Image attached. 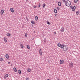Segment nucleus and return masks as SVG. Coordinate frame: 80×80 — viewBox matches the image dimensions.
<instances>
[{"label":"nucleus","instance_id":"f257e3e1","mask_svg":"<svg viewBox=\"0 0 80 80\" xmlns=\"http://www.w3.org/2000/svg\"><path fill=\"white\" fill-rule=\"evenodd\" d=\"M65 4L67 7H70L71 5V2L69 1H66L65 2Z\"/></svg>","mask_w":80,"mask_h":80},{"label":"nucleus","instance_id":"f03ea898","mask_svg":"<svg viewBox=\"0 0 80 80\" xmlns=\"http://www.w3.org/2000/svg\"><path fill=\"white\" fill-rule=\"evenodd\" d=\"M62 49L63 51H64V52H66V51L68 50V47H64V48H63Z\"/></svg>","mask_w":80,"mask_h":80},{"label":"nucleus","instance_id":"7ed1b4c3","mask_svg":"<svg viewBox=\"0 0 80 80\" xmlns=\"http://www.w3.org/2000/svg\"><path fill=\"white\" fill-rule=\"evenodd\" d=\"M76 8V7L75 6H74L73 7H72V11H73V12H74L75 10V9Z\"/></svg>","mask_w":80,"mask_h":80},{"label":"nucleus","instance_id":"20e7f679","mask_svg":"<svg viewBox=\"0 0 80 80\" xmlns=\"http://www.w3.org/2000/svg\"><path fill=\"white\" fill-rule=\"evenodd\" d=\"M64 62V61L62 59L60 60V64H62V63H63Z\"/></svg>","mask_w":80,"mask_h":80},{"label":"nucleus","instance_id":"39448f33","mask_svg":"<svg viewBox=\"0 0 80 80\" xmlns=\"http://www.w3.org/2000/svg\"><path fill=\"white\" fill-rule=\"evenodd\" d=\"M8 77V74H6L5 76L4 77V78L5 79H6V78H7V77Z\"/></svg>","mask_w":80,"mask_h":80},{"label":"nucleus","instance_id":"423d86ee","mask_svg":"<svg viewBox=\"0 0 80 80\" xmlns=\"http://www.w3.org/2000/svg\"><path fill=\"white\" fill-rule=\"evenodd\" d=\"M3 13H4V11H3V10L2 9L1 10V15H3Z\"/></svg>","mask_w":80,"mask_h":80},{"label":"nucleus","instance_id":"0eeeda50","mask_svg":"<svg viewBox=\"0 0 80 80\" xmlns=\"http://www.w3.org/2000/svg\"><path fill=\"white\" fill-rule=\"evenodd\" d=\"M61 31L62 32H64V28L63 27L61 29Z\"/></svg>","mask_w":80,"mask_h":80},{"label":"nucleus","instance_id":"6e6552de","mask_svg":"<svg viewBox=\"0 0 80 80\" xmlns=\"http://www.w3.org/2000/svg\"><path fill=\"white\" fill-rule=\"evenodd\" d=\"M70 66L71 67H72L73 66V63L72 62H71Z\"/></svg>","mask_w":80,"mask_h":80},{"label":"nucleus","instance_id":"1a4fd4ad","mask_svg":"<svg viewBox=\"0 0 80 80\" xmlns=\"http://www.w3.org/2000/svg\"><path fill=\"white\" fill-rule=\"evenodd\" d=\"M39 54L41 55H42V50H41V49H40L39 50Z\"/></svg>","mask_w":80,"mask_h":80},{"label":"nucleus","instance_id":"9d476101","mask_svg":"<svg viewBox=\"0 0 80 80\" xmlns=\"http://www.w3.org/2000/svg\"><path fill=\"white\" fill-rule=\"evenodd\" d=\"M10 10L12 13H13L14 12V10H13V9L12 8H11L10 9Z\"/></svg>","mask_w":80,"mask_h":80},{"label":"nucleus","instance_id":"9b49d317","mask_svg":"<svg viewBox=\"0 0 80 80\" xmlns=\"http://www.w3.org/2000/svg\"><path fill=\"white\" fill-rule=\"evenodd\" d=\"M58 6H61L62 4H61V2H58Z\"/></svg>","mask_w":80,"mask_h":80},{"label":"nucleus","instance_id":"f8f14e48","mask_svg":"<svg viewBox=\"0 0 80 80\" xmlns=\"http://www.w3.org/2000/svg\"><path fill=\"white\" fill-rule=\"evenodd\" d=\"M54 12L55 13H57V10L56 9H54Z\"/></svg>","mask_w":80,"mask_h":80},{"label":"nucleus","instance_id":"ddd939ff","mask_svg":"<svg viewBox=\"0 0 80 80\" xmlns=\"http://www.w3.org/2000/svg\"><path fill=\"white\" fill-rule=\"evenodd\" d=\"M6 58H7V59H8V58H9V56H8V55L6 54Z\"/></svg>","mask_w":80,"mask_h":80},{"label":"nucleus","instance_id":"4468645a","mask_svg":"<svg viewBox=\"0 0 80 80\" xmlns=\"http://www.w3.org/2000/svg\"><path fill=\"white\" fill-rule=\"evenodd\" d=\"M31 23H32V24H33V25H34L35 24V22H34V21H31Z\"/></svg>","mask_w":80,"mask_h":80},{"label":"nucleus","instance_id":"2eb2a0df","mask_svg":"<svg viewBox=\"0 0 80 80\" xmlns=\"http://www.w3.org/2000/svg\"><path fill=\"white\" fill-rule=\"evenodd\" d=\"M7 35L8 37H10V36H11V34H10V33H8L7 34Z\"/></svg>","mask_w":80,"mask_h":80},{"label":"nucleus","instance_id":"dca6fc26","mask_svg":"<svg viewBox=\"0 0 80 80\" xmlns=\"http://www.w3.org/2000/svg\"><path fill=\"white\" fill-rule=\"evenodd\" d=\"M18 72L19 75L21 74V71L20 70H19L18 71Z\"/></svg>","mask_w":80,"mask_h":80},{"label":"nucleus","instance_id":"f3484780","mask_svg":"<svg viewBox=\"0 0 80 80\" xmlns=\"http://www.w3.org/2000/svg\"><path fill=\"white\" fill-rule=\"evenodd\" d=\"M13 70H14V71L15 72H17V69H16L15 68H14Z\"/></svg>","mask_w":80,"mask_h":80},{"label":"nucleus","instance_id":"a211bd4d","mask_svg":"<svg viewBox=\"0 0 80 80\" xmlns=\"http://www.w3.org/2000/svg\"><path fill=\"white\" fill-rule=\"evenodd\" d=\"M35 20H36V21H37V20H38V17L37 16H35Z\"/></svg>","mask_w":80,"mask_h":80},{"label":"nucleus","instance_id":"6ab92c4d","mask_svg":"<svg viewBox=\"0 0 80 80\" xmlns=\"http://www.w3.org/2000/svg\"><path fill=\"white\" fill-rule=\"evenodd\" d=\"M20 45L22 48H23V45L22 44H20Z\"/></svg>","mask_w":80,"mask_h":80},{"label":"nucleus","instance_id":"aec40b11","mask_svg":"<svg viewBox=\"0 0 80 80\" xmlns=\"http://www.w3.org/2000/svg\"><path fill=\"white\" fill-rule=\"evenodd\" d=\"M45 5H46V4H45V3L43 4L42 5L43 8H45Z\"/></svg>","mask_w":80,"mask_h":80},{"label":"nucleus","instance_id":"412c9836","mask_svg":"<svg viewBox=\"0 0 80 80\" xmlns=\"http://www.w3.org/2000/svg\"><path fill=\"white\" fill-rule=\"evenodd\" d=\"M27 48H28V49H30V46H29V45H27Z\"/></svg>","mask_w":80,"mask_h":80},{"label":"nucleus","instance_id":"4be33fe9","mask_svg":"<svg viewBox=\"0 0 80 80\" xmlns=\"http://www.w3.org/2000/svg\"><path fill=\"white\" fill-rule=\"evenodd\" d=\"M58 47H60V46H61V44H60V43H58V44L57 45Z\"/></svg>","mask_w":80,"mask_h":80},{"label":"nucleus","instance_id":"5701e85b","mask_svg":"<svg viewBox=\"0 0 80 80\" xmlns=\"http://www.w3.org/2000/svg\"><path fill=\"white\" fill-rule=\"evenodd\" d=\"M60 47H61V48H64L63 46V44L61 45V46Z\"/></svg>","mask_w":80,"mask_h":80},{"label":"nucleus","instance_id":"b1692460","mask_svg":"<svg viewBox=\"0 0 80 80\" xmlns=\"http://www.w3.org/2000/svg\"><path fill=\"white\" fill-rule=\"evenodd\" d=\"M31 71V70H30V69L29 68L28 69V72H30Z\"/></svg>","mask_w":80,"mask_h":80},{"label":"nucleus","instance_id":"393cba45","mask_svg":"<svg viewBox=\"0 0 80 80\" xmlns=\"http://www.w3.org/2000/svg\"><path fill=\"white\" fill-rule=\"evenodd\" d=\"M4 40L5 42H7V39L4 38Z\"/></svg>","mask_w":80,"mask_h":80},{"label":"nucleus","instance_id":"a878e982","mask_svg":"<svg viewBox=\"0 0 80 80\" xmlns=\"http://www.w3.org/2000/svg\"><path fill=\"white\" fill-rule=\"evenodd\" d=\"M76 13V15H78L79 14V11H77Z\"/></svg>","mask_w":80,"mask_h":80},{"label":"nucleus","instance_id":"bb28decb","mask_svg":"<svg viewBox=\"0 0 80 80\" xmlns=\"http://www.w3.org/2000/svg\"><path fill=\"white\" fill-rule=\"evenodd\" d=\"M0 60L1 61V62H2V61H3V58H0Z\"/></svg>","mask_w":80,"mask_h":80},{"label":"nucleus","instance_id":"cd10ccee","mask_svg":"<svg viewBox=\"0 0 80 80\" xmlns=\"http://www.w3.org/2000/svg\"><path fill=\"white\" fill-rule=\"evenodd\" d=\"M78 2V0H74V2L75 3H77Z\"/></svg>","mask_w":80,"mask_h":80},{"label":"nucleus","instance_id":"c85d7f7f","mask_svg":"<svg viewBox=\"0 0 80 80\" xmlns=\"http://www.w3.org/2000/svg\"><path fill=\"white\" fill-rule=\"evenodd\" d=\"M25 37H26V38L27 37V33H26L25 34Z\"/></svg>","mask_w":80,"mask_h":80},{"label":"nucleus","instance_id":"c756f323","mask_svg":"<svg viewBox=\"0 0 80 80\" xmlns=\"http://www.w3.org/2000/svg\"><path fill=\"white\" fill-rule=\"evenodd\" d=\"M47 24H48V25H50V22H48H48H47Z\"/></svg>","mask_w":80,"mask_h":80},{"label":"nucleus","instance_id":"7c9ffc66","mask_svg":"<svg viewBox=\"0 0 80 80\" xmlns=\"http://www.w3.org/2000/svg\"><path fill=\"white\" fill-rule=\"evenodd\" d=\"M26 18L27 20V21H28V18H27V17H26Z\"/></svg>","mask_w":80,"mask_h":80},{"label":"nucleus","instance_id":"2f4dec72","mask_svg":"<svg viewBox=\"0 0 80 80\" xmlns=\"http://www.w3.org/2000/svg\"><path fill=\"white\" fill-rule=\"evenodd\" d=\"M39 5L38 7V8L40 7V5H41L40 3H39Z\"/></svg>","mask_w":80,"mask_h":80},{"label":"nucleus","instance_id":"473e14b6","mask_svg":"<svg viewBox=\"0 0 80 80\" xmlns=\"http://www.w3.org/2000/svg\"><path fill=\"white\" fill-rule=\"evenodd\" d=\"M57 9H58V10H60V8L58 7L57 8Z\"/></svg>","mask_w":80,"mask_h":80},{"label":"nucleus","instance_id":"72a5a7b5","mask_svg":"<svg viewBox=\"0 0 80 80\" xmlns=\"http://www.w3.org/2000/svg\"><path fill=\"white\" fill-rule=\"evenodd\" d=\"M63 47H66L67 46H66V45H63Z\"/></svg>","mask_w":80,"mask_h":80},{"label":"nucleus","instance_id":"f704fd0d","mask_svg":"<svg viewBox=\"0 0 80 80\" xmlns=\"http://www.w3.org/2000/svg\"><path fill=\"white\" fill-rule=\"evenodd\" d=\"M26 80H29V78H28H28H26Z\"/></svg>","mask_w":80,"mask_h":80},{"label":"nucleus","instance_id":"c9c22d12","mask_svg":"<svg viewBox=\"0 0 80 80\" xmlns=\"http://www.w3.org/2000/svg\"><path fill=\"white\" fill-rule=\"evenodd\" d=\"M33 8H37V6H34L33 7Z\"/></svg>","mask_w":80,"mask_h":80},{"label":"nucleus","instance_id":"e433bc0d","mask_svg":"<svg viewBox=\"0 0 80 80\" xmlns=\"http://www.w3.org/2000/svg\"><path fill=\"white\" fill-rule=\"evenodd\" d=\"M70 8L71 9H72V8H73V7H72V6H70Z\"/></svg>","mask_w":80,"mask_h":80},{"label":"nucleus","instance_id":"4c0bfd02","mask_svg":"<svg viewBox=\"0 0 80 80\" xmlns=\"http://www.w3.org/2000/svg\"><path fill=\"white\" fill-rule=\"evenodd\" d=\"M55 17H57V16H58L57 14H55Z\"/></svg>","mask_w":80,"mask_h":80},{"label":"nucleus","instance_id":"58836bf2","mask_svg":"<svg viewBox=\"0 0 80 80\" xmlns=\"http://www.w3.org/2000/svg\"><path fill=\"white\" fill-rule=\"evenodd\" d=\"M62 2H65V0H62Z\"/></svg>","mask_w":80,"mask_h":80},{"label":"nucleus","instance_id":"ea45409f","mask_svg":"<svg viewBox=\"0 0 80 80\" xmlns=\"http://www.w3.org/2000/svg\"><path fill=\"white\" fill-rule=\"evenodd\" d=\"M44 43H46V40H44Z\"/></svg>","mask_w":80,"mask_h":80},{"label":"nucleus","instance_id":"a19ab883","mask_svg":"<svg viewBox=\"0 0 80 80\" xmlns=\"http://www.w3.org/2000/svg\"><path fill=\"white\" fill-rule=\"evenodd\" d=\"M54 34H56V32H54Z\"/></svg>","mask_w":80,"mask_h":80},{"label":"nucleus","instance_id":"79ce46f5","mask_svg":"<svg viewBox=\"0 0 80 80\" xmlns=\"http://www.w3.org/2000/svg\"><path fill=\"white\" fill-rule=\"evenodd\" d=\"M10 62H8V64H10Z\"/></svg>","mask_w":80,"mask_h":80},{"label":"nucleus","instance_id":"37998d69","mask_svg":"<svg viewBox=\"0 0 80 80\" xmlns=\"http://www.w3.org/2000/svg\"><path fill=\"white\" fill-rule=\"evenodd\" d=\"M26 2H28V0H26Z\"/></svg>","mask_w":80,"mask_h":80},{"label":"nucleus","instance_id":"c03bdc74","mask_svg":"<svg viewBox=\"0 0 80 80\" xmlns=\"http://www.w3.org/2000/svg\"><path fill=\"white\" fill-rule=\"evenodd\" d=\"M34 33H35V31H34Z\"/></svg>","mask_w":80,"mask_h":80},{"label":"nucleus","instance_id":"a18cd8bd","mask_svg":"<svg viewBox=\"0 0 80 80\" xmlns=\"http://www.w3.org/2000/svg\"><path fill=\"white\" fill-rule=\"evenodd\" d=\"M32 25V27H33V25Z\"/></svg>","mask_w":80,"mask_h":80},{"label":"nucleus","instance_id":"49530a36","mask_svg":"<svg viewBox=\"0 0 80 80\" xmlns=\"http://www.w3.org/2000/svg\"><path fill=\"white\" fill-rule=\"evenodd\" d=\"M58 80H59V79H58Z\"/></svg>","mask_w":80,"mask_h":80},{"label":"nucleus","instance_id":"de8ad7c7","mask_svg":"<svg viewBox=\"0 0 80 80\" xmlns=\"http://www.w3.org/2000/svg\"><path fill=\"white\" fill-rule=\"evenodd\" d=\"M32 40H33V38H32Z\"/></svg>","mask_w":80,"mask_h":80},{"label":"nucleus","instance_id":"09e8293b","mask_svg":"<svg viewBox=\"0 0 80 80\" xmlns=\"http://www.w3.org/2000/svg\"><path fill=\"white\" fill-rule=\"evenodd\" d=\"M47 80H48V79Z\"/></svg>","mask_w":80,"mask_h":80},{"label":"nucleus","instance_id":"8fccbe9b","mask_svg":"<svg viewBox=\"0 0 80 80\" xmlns=\"http://www.w3.org/2000/svg\"><path fill=\"white\" fill-rule=\"evenodd\" d=\"M60 0L62 1V0Z\"/></svg>","mask_w":80,"mask_h":80}]
</instances>
